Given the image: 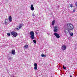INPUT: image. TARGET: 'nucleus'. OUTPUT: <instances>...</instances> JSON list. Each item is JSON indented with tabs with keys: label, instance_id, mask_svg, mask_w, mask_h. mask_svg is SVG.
Wrapping results in <instances>:
<instances>
[{
	"label": "nucleus",
	"instance_id": "14",
	"mask_svg": "<svg viewBox=\"0 0 77 77\" xmlns=\"http://www.w3.org/2000/svg\"><path fill=\"white\" fill-rule=\"evenodd\" d=\"M24 48L25 49H27V48H29V46L27 45H25L24 46Z\"/></svg>",
	"mask_w": 77,
	"mask_h": 77
},
{
	"label": "nucleus",
	"instance_id": "22",
	"mask_svg": "<svg viewBox=\"0 0 77 77\" xmlns=\"http://www.w3.org/2000/svg\"><path fill=\"white\" fill-rule=\"evenodd\" d=\"M32 16L35 17V14L34 13L32 14Z\"/></svg>",
	"mask_w": 77,
	"mask_h": 77
},
{
	"label": "nucleus",
	"instance_id": "16",
	"mask_svg": "<svg viewBox=\"0 0 77 77\" xmlns=\"http://www.w3.org/2000/svg\"><path fill=\"white\" fill-rule=\"evenodd\" d=\"M70 35L71 36H72V35H74V33L73 32H71L70 33Z\"/></svg>",
	"mask_w": 77,
	"mask_h": 77
},
{
	"label": "nucleus",
	"instance_id": "18",
	"mask_svg": "<svg viewBox=\"0 0 77 77\" xmlns=\"http://www.w3.org/2000/svg\"><path fill=\"white\" fill-rule=\"evenodd\" d=\"M33 42L34 44H36V41L35 40H33Z\"/></svg>",
	"mask_w": 77,
	"mask_h": 77
},
{
	"label": "nucleus",
	"instance_id": "23",
	"mask_svg": "<svg viewBox=\"0 0 77 77\" xmlns=\"http://www.w3.org/2000/svg\"><path fill=\"white\" fill-rule=\"evenodd\" d=\"M75 5L76 6H77V2H76L75 3Z\"/></svg>",
	"mask_w": 77,
	"mask_h": 77
},
{
	"label": "nucleus",
	"instance_id": "1",
	"mask_svg": "<svg viewBox=\"0 0 77 77\" xmlns=\"http://www.w3.org/2000/svg\"><path fill=\"white\" fill-rule=\"evenodd\" d=\"M67 29L69 30L72 31L74 30V27L72 24L71 23H68L67 25Z\"/></svg>",
	"mask_w": 77,
	"mask_h": 77
},
{
	"label": "nucleus",
	"instance_id": "20",
	"mask_svg": "<svg viewBox=\"0 0 77 77\" xmlns=\"http://www.w3.org/2000/svg\"><path fill=\"white\" fill-rule=\"evenodd\" d=\"M69 6L71 8H72V7H73V5L72 4L69 5Z\"/></svg>",
	"mask_w": 77,
	"mask_h": 77
},
{
	"label": "nucleus",
	"instance_id": "17",
	"mask_svg": "<svg viewBox=\"0 0 77 77\" xmlns=\"http://www.w3.org/2000/svg\"><path fill=\"white\" fill-rule=\"evenodd\" d=\"M42 57H46V55H44V54H42L41 55Z\"/></svg>",
	"mask_w": 77,
	"mask_h": 77
},
{
	"label": "nucleus",
	"instance_id": "21",
	"mask_svg": "<svg viewBox=\"0 0 77 77\" xmlns=\"http://www.w3.org/2000/svg\"><path fill=\"white\" fill-rule=\"evenodd\" d=\"M7 35L8 36H10L11 35V34L9 33H7Z\"/></svg>",
	"mask_w": 77,
	"mask_h": 77
},
{
	"label": "nucleus",
	"instance_id": "7",
	"mask_svg": "<svg viewBox=\"0 0 77 77\" xmlns=\"http://www.w3.org/2000/svg\"><path fill=\"white\" fill-rule=\"evenodd\" d=\"M54 32H57V30H58V29H57V27L56 26H55L54 27Z\"/></svg>",
	"mask_w": 77,
	"mask_h": 77
},
{
	"label": "nucleus",
	"instance_id": "3",
	"mask_svg": "<svg viewBox=\"0 0 77 77\" xmlns=\"http://www.w3.org/2000/svg\"><path fill=\"white\" fill-rule=\"evenodd\" d=\"M64 32L65 35L66 36H67L68 35H69L70 33L69 30L67 29H66L64 30Z\"/></svg>",
	"mask_w": 77,
	"mask_h": 77
},
{
	"label": "nucleus",
	"instance_id": "10",
	"mask_svg": "<svg viewBox=\"0 0 77 77\" xmlns=\"http://www.w3.org/2000/svg\"><path fill=\"white\" fill-rule=\"evenodd\" d=\"M34 66H35L34 68V69L36 70L37 69V66H38V64L37 63H35L34 64Z\"/></svg>",
	"mask_w": 77,
	"mask_h": 77
},
{
	"label": "nucleus",
	"instance_id": "4",
	"mask_svg": "<svg viewBox=\"0 0 77 77\" xmlns=\"http://www.w3.org/2000/svg\"><path fill=\"white\" fill-rule=\"evenodd\" d=\"M23 26H24L23 24L20 23H19V25L17 26L16 29L17 30H20V29H21V27H22Z\"/></svg>",
	"mask_w": 77,
	"mask_h": 77
},
{
	"label": "nucleus",
	"instance_id": "6",
	"mask_svg": "<svg viewBox=\"0 0 77 77\" xmlns=\"http://www.w3.org/2000/svg\"><path fill=\"white\" fill-rule=\"evenodd\" d=\"M8 20L7 19H5V25L7 26L8 24H9V23H8Z\"/></svg>",
	"mask_w": 77,
	"mask_h": 77
},
{
	"label": "nucleus",
	"instance_id": "9",
	"mask_svg": "<svg viewBox=\"0 0 77 77\" xmlns=\"http://www.w3.org/2000/svg\"><path fill=\"white\" fill-rule=\"evenodd\" d=\"M54 35L56 36L57 38H60V35H59V34H58L57 33H54Z\"/></svg>",
	"mask_w": 77,
	"mask_h": 77
},
{
	"label": "nucleus",
	"instance_id": "5",
	"mask_svg": "<svg viewBox=\"0 0 77 77\" xmlns=\"http://www.w3.org/2000/svg\"><path fill=\"white\" fill-rule=\"evenodd\" d=\"M11 34L12 35H13L14 37H17L18 35L17 32L15 31H12V32H11Z\"/></svg>",
	"mask_w": 77,
	"mask_h": 77
},
{
	"label": "nucleus",
	"instance_id": "8",
	"mask_svg": "<svg viewBox=\"0 0 77 77\" xmlns=\"http://www.w3.org/2000/svg\"><path fill=\"white\" fill-rule=\"evenodd\" d=\"M61 48H62V50L63 51H64V50H66V46L65 45H63Z\"/></svg>",
	"mask_w": 77,
	"mask_h": 77
},
{
	"label": "nucleus",
	"instance_id": "24",
	"mask_svg": "<svg viewBox=\"0 0 77 77\" xmlns=\"http://www.w3.org/2000/svg\"><path fill=\"white\" fill-rule=\"evenodd\" d=\"M73 12H75V9L73 10Z\"/></svg>",
	"mask_w": 77,
	"mask_h": 77
},
{
	"label": "nucleus",
	"instance_id": "12",
	"mask_svg": "<svg viewBox=\"0 0 77 77\" xmlns=\"http://www.w3.org/2000/svg\"><path fill=\"white\" fill-rule=\"evenodd\" d=\"M8 20L10 22H11L12 20V17L11 16L9 17H8Z\"/></svg>",
	"mask_w": 77,
	"mask_h": 77
},
{
	"label": "nucleus",
	"instance_id": "11",
	"mask_svg": "<svg viewBox=\"0 0 77 77\" xmlns=\"http://www.w3.org/2000/svg\"><path fill=\"white\" fill-rule=\"evenodd\" d=\"M31 9L32 11H33L35 9V8L33 7V5H31Z\"/></svg>",
	"mask_w": 77,
	"mask_h": 77
},
{
	"label": "nucleus",
	"instance_id": "15",
	"mask_svg": "<svg viewBox=\"0 0 77 77\" xmlns=\"http://www.w3.org/2000/svg\"><path fill=\"white\" fill-rule=\"evenodd\" d=\"M55 23V20H53L52 23V25H54Z\"/></svg>",
	"mask_w": 77,
	"mask_h": 77
},
{
	"label": "nucleus",
	"instance_id": "13",
	"mask_svg": "<svg viewBox=\"0 0 77 77\" xmlns=\"http://www.w3.org/2000/svg\"><path fill=\"white\" fill-rule=\"evenodd\" d=\"M11 53L14 55V54H15V50H12Z\"/></svg>",
	"mask_w": 77,
	"mask_h": 77
},
{
	"label": "nucleus",
	"instance_id": "19",
	"mask_svg": "<svg viewBox=\"0 0 77 77\" xmlns=\"http://www.w3.org/2000/svg\"><path fill=\"white\" fill-rule=\"evenodd\" d=\"M63 67L64 69H66V67H65V66L64 65L63 66Z\"/></svg>",
	"mask_w": 77,
	"mask_h": 77
},
{
	"label": "nucleus",
	"instance_id": "2",
	"mask_svg": "<svg viewBox=\"0 0 77 77\" xmlns=\"http://www.w3.org/2000/svg\"><path fill=\"white\" fill-rule=\"evenodd\" d=\"M30 38H31V39H34L35 37L34 32L33 31H31L30 32Z\"/></svg>",
	"mask_w": 77,
	"mask_h": 77
}]
</instances>
